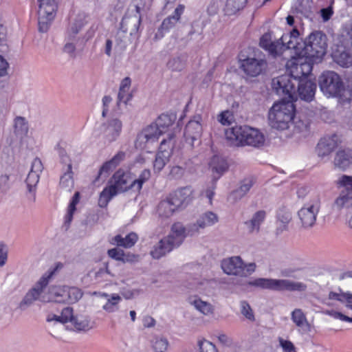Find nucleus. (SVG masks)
Returning <instances> with one entry per match:
<instances>
[{"label":"nucleus","instance_id":"1","mask_svg":"<svg viewBox=\"0 0 352 352\" xmlns=\"http://www.w3.org/2000/svg\"><path fill=\"white\" fill-rule=\"evenodd\" d=\"M300 33L294 28L286 34L283 39L287 42V47L294 50L296 56H305L314 61H320L326 54L327 36L320 31L312 32L305 41L300 42Z\"/></svg>","mask_w":352,"mask_h":352},{"label":"nucleus","instance_id":"2","mask_svg":"<svg viewBox=\"0 0 352 352\" xmlns=\"http://www.w3.org/2000/svg\"><path fill=\"white\" fill-rule=\"evenodd\" d=\"M151 177V171L148 169L143 170L138 178L131 181L129 173L122 170H117L113 175L111 184L107 186L100 192L98 199V205L100 208L107 206L110 200L119 192H125L129 189H133L139 192L144 182Z\"/></svg>","mask_w":352,"mask_h":352},{"label":"nucleus","instance_id":"3","mask_svg":"<svg viewBox=\"0 0 352 352\" xmlns=\"http://www.w3.org/2000/svg\"><path fill=\"white\" fill-rule=\"evenodd\" d=\"M289 67V75H283L273 79V88L279 95L288 96L293 99L296 97V84L301 80H307L299 68V64L296 58H294L287 63Z\"/></svg>","mask_w":352,"mask_h":352},{"label":"nucleus","instance_id":"4","mask_svg":"<svg viewBox=\"0 0 352 352\" xmlns=\"http://www.w3.org/2000/svg\"><path fill=\"white\" fill-rule=\"evenodd\" d=\"M225 133L227 140L234 146L259 147L265 142V137L259 130L245 125L233 126L227 129Z\"/></svg>","mask_w":352,"mask_h":352},{"label":"nucleus","instance_id":"5","mask_svg":"<svg viewBox=\"0 0 352 352\" xmlns=\"http://www.w3.org/2000/svg\"><path fill=\"white\" fill-rule=\"evenodd\" d=\"M284 96L283 100L273 104L268 113L270 125L278 130L289 128L294 120L295 107L293 102Z\"/></svg>","mask_w":352,"mask_h":352},{"label":"nucleus","instance_id":"6","mask_svg":"<svg viewBox=\"0 0 352 352\" xmlns=\"http://www.w3.org/2000/svg\"><path fill=\"white\" fill-rule=\"evenodd\" d=\"M185 239V227L181 223L172 226L170 234L160 240L151 252L153 258L158 259L179 246Z\"/></svg>","mask_w":352,"mask_h":352},{"label":"nucleus","instance_id":"7","mask_svg":"<svg viewBox=\"0 0 352 352\" xmlns=\"http://www.w3.org/2000/svg\"><path fill=\"white\" fill-rule=\"evenodd\" d=\"M249 285L274 291L305 292L307 287L302 282L289 279L258 278L248 283Z\"/></svg>","mask_w":352,"mask_h":352},{"label":"nucleus","instance_id":"8","mask_svg":"<svg viewBox=\"0 0 352 352\" xmlns=\"http://www.w3.org/2000/svg\"><path fill=\"white\" fill-rule=\"evenodd\" d=\"M56 268L47 270L38 280L35 285L30 289L25 295L19 305V308L24 311L31 306L37 300L42 301V298L47 299L48 297L42 296L44 288L48 285L50 280L54 276Z\"/></svg>","mask_w":352,"mask_h":352},{"label":"nucleus","instance_id":"9","mask_svg":"<svg viewBox=\"0 0 352 352\" xmlns=\"http://www.w3.org/2000/svg\"><path fill=\"white\" fill-rule=\"evenodd\" d=\"M319 86L322 93L328 97L342 98L345 91L341 78L332 71L322 74L319 78Z\"/></svg>","mask_w":352,"mask_h":352},{"label":"nucleus","instance_id":"10","mask_svg":"<svg viewBox=\"0 0 352 352\" xmlns=\"http://www.w3.org/2000/svg\"><path fill=\"white\" fill-rule=\"evenodd\" d=\"M223 271L228 275L247 277L256 270L254 263H245L239 256H231L221 261Z\"/></svg>","mask_w":352,"mask_h":352},{"label":"nucleus","instance_id":"11","mask_svg":"<svg viewBox=\"0 0 352 352\" xmlns=\"http://www.w3.org/2000/svg\"><path fill=\"white\" fill-rule=\"evenodd\" d=\"M82 294L77 287L68 286H54L50 288L47 299L43 301H52L58 303H74L77 302Z\"/></svg>","mask_w":352,"mask_h":352},{"label":"nucleus","instance_id":"12","mask_svg":"<svg viewBox=\"0 0 352 352\" xmlns=\"http://www.w3.org/2000/svg\"><path fill=\"white\" fill-rule=\"evenodd\" d=\"M320 208V197L318 195H314L309 201L303 205L298 212V217L302 228H310L315 225Z\"/></svg>","mask_w":352,"mask_h":352},{"label":"nucleus","instance_id":"13","mask_svg":"<svg viewBox=\"0 0 352 352\" xmlns=\"http://www.w3.org/2000/svg\"><path fill=\"white\" fill-rule=\"evenodd\" d=\"M335 184L338 189H342L334 201V207L340 210L352 206V176L342 175L335 181Z\"/></svg>","mask_w":352,"mask_h":352},{"label":"nucleus","instance_id":"14","mask_svg":"<svg viewBox=\"0 0 352 352\" xmlns=\"http://www.w3.org/2000/svg\"><path fill=\"white\" fill-rule=\"evenodd\" d=\"M38 2V30L46 32L56 15L57 5L55 0H37Z\"/></svg>","mask_w":352,"mask_h":352},{"label":"nucleus","instance_id":"15","mask_svg":"<svg viewBox=\"0 0 352 352\" xmlns=\"http://www.w3.org/2000/svg\"><path fill=\"white\" fill-rule=\"evenodd\" d=\"M175 146V136L169 135L168 139H163L159 147V151L156 155L153 164L155 171H161L168 162Z\"/></svg>","mask_w":352,"mask_h":352},{"label":"nucleus","instance_id":"16","mask_svg":"<svg viewBox=\"0 0 352 352\" xmlns=\"http://www.w3.org/2000/svg\"><path fill=\"white\" fill-rule=\"evenodd\" d=\"M218 221L217 214L212 211H206L199 215L195 223L189 224L185 228V237L186 235L192 236L198 234L200 230L213 226Z\"/></svg>","mask_w":352,"mask_h":352},{"label":"nucleus","instance_id":"17","mask_svg":"<svg viewBox=\"0 0 352 352\" xmlns=\"http://www.w3.org/2000/svg\"><path fill=\"white\" fill-rule=\"evenodd\" d=\"M122 129V122L117 118L108 120L100 126V135L105 144L116 141L120 136Z\"/></svg>","mask_w":352,"mask_h":352},{"label":"nucleus","instance_id":"18","mask_svg":"<svg viewBox=\"0 0 352 352\" xmlns=\"http://www.w3.org/2000/svg\"><path fill=\"white\" fill-rule=\"evenodd\" d=\"M185 7L184 5L179 4L174 10L173 13L165 18L157 32L154 36L155 41L161 40L166 34L170 32L179 21L181 16L184 12Z\"/></svg>","mask_w":352,"mask_h":352},{"label":"nucleus","instance_id":"19","mask_svg":"<svg viewBox=\"0 0 352 352\" xmlns=\"http://www.w3.org/2000/svg\"><path fill=\"white\" fill-rule=\"evenodd\" d=\"M202 116L200 114L195 115L186 124L184 130V138L190 146H193L194 142L199 140L202 135Z\"/></svg>","mask_w":352,"mask_h":352},{"label":"nucleus","instance_id":"20","mask_svg":"<svg viewBox=\"0 0 352 352\" xmlns=\"http://www.w3.org/2000/svg\"><path fill=\"white\" fill-rule=\"evenodd\" d=\"M240 67L247 76L256 77L266 70L267 63L264 58L248 57L240 60Z\"/></svg>","mask_w":352,"mask_h":352},{"label":"nucleus","instance_id":"21","mask_svg":"<svg viewBox=\"0 0 352 352\" xmlns=\"http://www.w3.org/2000/svg\"><path fill=\"white\" fill-rule=\"evenodd\" d=\"M286 34H283L279 40L276 41H272V35L270 33L263 34L260 39V46L269 52L273 56H276L285 50H289L287 47V42L284 41L283 38Z\"/></svg>","mask_w":352,"mask_h":352},{"label":"nucleus","instance_id":"22","mask_svg":"<svg viewBox=\"0 0 352 352\" xmlns=\"http://www.w3.org/2000/svg\"><path fill=\"white\" fill-rule=\"evenodd\" d=\"M296 97L293 99L289 98L287 96V99L291 100L292 102L296 100L299 96L300 99L309 102L313 100L316 90V83L309 79L301 80L296 84ZM286 96V95H285Z\"/></svg>","mask_w":352,"mask_h":352},{"label":"nucleus","instance_id":"23","mask_svg":"<svg viewBox=\"0 0 352 352\" xmlns=\"http://www.w3.org/2000/svg\"><path fill=\"white\" fill-rule=\"evenodd\" d=\"M161 135L162 133L158 129L155 122H153L138 134L135 141V146L143 148L145 144L156 142Z\"/></svg>","mask_w":352,"mask_h":352},{"label":"nucleus","instance_id":"24","mask_svg":"<svg viewBox=\"0 0 352 352\" xmlns=\"http://www.w3.org/2000/svg\"><path fill=\"white\" fill-rule=\"evenodd\" d=\"M126 157V153L122 151H118L112 158L108 162H106L100 168L98 175L94 181L95 184H97L100 177H107L109 173L118 166Z\"/></svg>","mask_w":352,"mask_h":352},{"label":"nucleus","instance_id":"25","mask_svg":"<svg viewBox=\"0 0 352 352\" xmlns=\"http://www.w3.org/2000/svg\"><path fill=\"white\" fill-rule=\"evenodd\" d=\"M175 120V116L173 115L162 114L157 118L155 122L162 134L168 132L170 128H172L173 133H168V136L169 135H173L175 137V133L177 131H179L180 129L178 124H177L176 126H173ZM168 138V137L166 139Z\"/></svg>","mask_w":352,"mask_h":352},{"label":"nucleus","instance_id":"26","mask_svg":"<svg viewBox=\"0 0 352 352\" xmlns=\"http://www.w3.org/2000/svg\"><path fill=\"white\" fill-rule=\"evenodd\" d=\"M337 147V137H325L318 142L316 151L320 157L329 155Z\"/></svg>","mask_w":352,"mask_h":352},{"label":"nucleus","instance_id":"27","mask_svg":"<svg viewBox=\"0 0 352 352\" xmlns=\"http://www.w3.org/2000/svg\"><path fill=\"white\" fill-rule=\"evenodd\" d=\"M179 208V202L174 201L169 195L166 199L162 200L158 206L157 212L162 218H169Z\"/></svg>","mask_w":352,"mask_h":352},{"label":"nucleus","instance_id":"28","mask_svg":"<svg viewBox=\"0 0 352 352\" xmlns=\"http://www.w3.org/2000/svg\"><path fill=\"white\" fill-rule=\"evenodd\" d=\"M100 297L106 299V302L102 306V309L108 314L116 312L120 309V303L122 297L118 294L102 293Z\"/></svg>","mask_w":352,"mask_h":352},{"label":"nucleus","instance_id":"29","mask_svg":"<svg viewBox=\"0 0 352 352\" xmlns=\"http://www.w3.org/2000/svg\"><path fill=\"white\" fill-rule=\"evenodd\" d=\"M173 200L179 202V208L187 205L192 199V189L190 186L181 188L169 195Z\"/></svg>","mask_w":352,"mask_h":352},{"label":"nucleus","instance_id":"30","mask_svg":"<svg viewBox=\"0 0 352 352\" xmlns=\"http://www.w3.org/2000/svg\"><path fill=\"white\" fill-rule=\"evenodd\" d=\"M210 168L213 173V180L217 181L228 169V165L226 160L214 155L209 164Z\"/></svg>","mask_w":352,"mask_h":352},{"label":"nucleus","instance_id":"31","mask_svg":"<svg viewBox=\"0 0 352 352\" xmlns=\"http://www.w3.org/2000/svg\"><path fill=\"white\" fill-rule=\"evenodd\" d=\"M189 302L195 309L204 316H210L213 314L214 307L209 302L203 300L197 296L190 298Z\"/></svg>","mask_w":352,"mask_h":352},{"label":"nucleus","instance_id":"32","mask_svg":"<svg viewBox=\"0 0 352 352\" xmlns=\"http://www.w3.org/2000/svg\"><path fill=\"white\" fill-rule=\"evenodd\" d=\"M333 164L335 167L344 170L352 164V154L350 151H338L335 156Z\"/></svg>","mask_w":352,"mask_h":352},{"label":"nucleus","instance_id":"33","mask_svg":"<svg viewBox=\"0 0 352 352\" xmlns=\"http://www.w3.org/2000/svg\"><path fill=\"white\" fill-rule=\"evenodd\" d=\"M138 236L136 233L130 232L124 237L120 234L115 236L111 240V243L119 247L130 248L135 244V243L138 241Z\"/></svg>","mask_w":352,"mask_h":352},{"label":"nucleus","instance_id":"34","mask_svg":"<svg viewBox=\"0 0 352 352\" xmlns=\"http://www.w3.org/2000/svg\"><path fill=\"white\" fill-rule=\"evenodd\" d=\"M333 60L343 67L352 65V55L346 50L338 48L332 54Z\"/></svg>","mask_w":352,"mask_h":352},{"label":"nucleus","instance_id":"35","mask_svg":"<svg viewBox=\"0 0 352 352\" xmlns=\"http://www.w3.org/2000/svg\"><path fill=\"white\" fill-rule=\"evenodd\" d=\"M254 182L252 178H246L243 179L239 187L234 190L230 195V199L236 201L243 198L252 187Z\"/></svg>","mask_w":352,"mask_h":352},{"label":"nucleus","instance_id":"36","mask_svg":"<svg viewBox=\"0 0 352 352\" xmlns=\"http://www.w3.org/2000/svg\"><path fill=\"white\" fill-rule=\"evenodd\" d=\"M266 217L265 210H258L256 212L252 219L245 222L247 228L250 232H258L261 225L263 223Z\"/></svg>","mask_w":352,"mask_h":352},{"label":"nucleus","instance_id":"37","mask_svg":"<svg viewBox=\"0 0 352 352\" xmlns=\"http://www.w3.org/2000/svg\"><path fill=\"white\" fill-rule=\"evenodd\" d=\"M188 56L186 54H180L170 58L167 63V67L173 72H180L184 69Z\"/></svg>","mask_w":352,"mask_h":352},{"label":"nucleus","instance_id":"38","mask_svg":"<svg viewBox=\"0 0 352 352\" xmlns=\"http://www.w3.org/2000/svg\"><path fill=\"white\" fill-rule=\"evenodd\" d=\"M248 0H227L224 12L226 15L231 16L243 9Z\"/></svg>","mask_w":352,"mask_h":352},{"label":"nucleus","instance_id":"39","mask_svg":"<svg viewBox=\"0 0 352 352\" xmlns=\"http://www.w3.org/2000/svg\"><path fill=\"white\" fill-rule=\"evenodd\" d=\"M14 134L19 138L27 135L29 126L28 122L23 117H16L14 122Z\"/></svg>","mask_w":352,"mask_h":352},{"label":"nucleus","instance_id":"40","mask_svg":"<svg viewBox=\"0 0 352 352\" xmlns=\"http://www.w3.org/2000/svg\"><path fill=\"white\" fill-rule=\"evenodd\" d=\"M276 219L277 221L281 225V229L285 230L292 219V214L288 208L283 207L278 210Z\"/></svg>","mask_w":352,"mask_h":352},{"label":"nucleus","instance_id":"41","mask_svg":"<svg viewBox=\"0 0 352 352\" xmlns=\"http://www.w3.org/2000/svg\"><path fill=\"white\" fill-rule=\"evenodd\" d=\"M293 322L300 328L309 327V323L305 314L300 309H295L291 314Z\"/></svg>","mask_w":352,"mask_h":352},{"label":"nucleus","instance_id":"42","mask_svg":"<svg viewBox=\"0 0 352 352\" xmlns=\"http://www.w3.org/2000/svg\"><path fill=\"white\" fill-rule=\"evenodd\" d=\"M296 59L299 64V68L301 69L300 71L302 72V76H305V78H307V76L311 72L313 64L318 63L320 62L314 61L311 60V58L300 56H298V58Z\"/></svg>","mask_w":352,"mask_h":352},{"label":"nucleus","instance_id":"43","mask_svg":"<svg viewBox=\"0 0 352 352\" xmlns=\"http://www.w3.org/2000/svg\"><path fill=\"white\" fill-rule=\"evenodd\" d=\"M72 323L77 331H86L93 327L90 322V320L87 317H74Z\"/></svg>","mask_w":352,"mask_h":352},{"label":"nucleus","instance_id":"44","mask_svg":"<svg viewBox=\"0 0 352 352\" xmlns=\"http://www.w3.org/2000/svg\"><path fill=\"white\" fill-rule=\"evenodd\" d=\"M61 188L70 190L74 186L73 172L72 167L69 166L68 170H66L60 180Z\"/></svg>","mask_w":352,"mask_h":352},{"label":"nucleus","instance_id":"45","mask_svg":"<svg viewBox=\"0 0 352 352\" xmlns=\"http://www.w3.org/2000/svg\"><path fill=\"white\" fill-rule=\"evenodd\" d=\"M79 201V192H76L73 196L67 209V212L65 217V224L68 226L71 223L73 219V214L76 211V206Z\"/></svg>","mask_w":352,"mask_h":352},{"label":"nucleus","instance_id":"46","mask_svg":"<svg viewBox=\"0 0 352 352\" xmlns=\"http://www.w3.org/2000/svg\"><path fill=\"white\" fill-rule=\"evenodd\" d=\"M152 347L155 352H166L168 347V341L166 338L156 337L152 342Z\"/></svg>","mask_w":352,"mask_h":352},{"label":"nucleus","instance_id":"47","mask_svg":"<svg viewBox=\"0 0 352 352\" xmlns=\"http://www.w3.org/2000/svg\"><path fill=\"white\" fill-rule=\"evenodd\" d=\"M84 26V23L82 20H77L70 25L67 31L66 36L69 40H74L75 36L81 30Z\"/></svg>","mask_w":352,"mask_h":352},{"label":"nucleus","instance_id":"48","mask_svg":"<svg viewBox=\"0 0 352 352\" xmlns=\"http://www.w3.org/2000/svg\"><path fill=\"white\" fill-rule=\"evenodd\" d=\"M107 254L109 257L116 261H122L124 263L130 261L128 258L129 256L124 254V251L118 248L109 250Z\"/></svg>","mask_w":352,"mask_h":352},{"label":"nucleus","instance_id":"49","mask_svg":"<svg viewBox=\"0 0 352 352\" xmlns=\"http://www.w3.org/2000/svg\"><path fill=\"white\" fill-rule=\"evenodd\" d=\"M40 175L36 173L29 172L25 180L27 188L29 192H34L36 186L39 181Z\"/></svg>","mask_w":352,"mask_h":352},{"label":"nucleus","instance_id":"50","mask_svg":"<svg viewBox=\"0 0 352 352\" xmlns=\"http://www.w3.org/2000/svg\"><path fill=\"white\" fill-rule=\"evenodd\" d=\"M197 346L199 352H219L216 346L206 339L199 340Z\"/></svg>","mask_w":352,"mask_h":352},{"label":"nucleus","instance_id":"51","mask_svg":"<svg viewBox=\"0 0 352 352\" xmlns=\"http://www.w3.org/2000/svg\"><path fill=\"white\" fill-rule=\"evenodd\" d=\"M216 182L212 179V182L204 189L201 193L202 197H206L208 199V204L212 205V199L214 195V190L216 188Z\"/></svg>","mask_w":352,"mask_h":352},{"label":"nucleus","instance_id":"52","mask_svg":"<svg viewBox=\"0 0 352 352\" xmlns=\"http://www.w3.org/2000/svg\"><path fill=\"white\" fill-rule=\"evenodd\" d=\"M311 2L310 0H297L296 10L298 12L306 14L311 11Z\"/></svg>","mask_w":352,"mask_h":352},{"label":"nucleus","instance_id":"53","mask_svg":"<svg viewBox=\"0 0 352 352\" xmlns=\"http://www.w3.org/2000/svg\"><path fill=\"white\" fill-rule=\"evenodd\" d=\"M186 166L185 163H182L181 165L173 166L170 168L169 175L173 179L182 178L186 171Z\"/></svg>","mask_w":352,"mask_h":352},{"label":"nucleus","instance_id":"54","mask_svg":"<svg viewBox=\"0 0 352 352\" xmlns=\"http://www.w3.org/2000/svg\"><path fill=\"white\" fill-rule=\"evenodd\" d=\"M217 120L224 126H229L233 120V114L229 111H223L217 116Z\"/></svg>","mask_w":352,"mask_h":352},{"label":"nucleus","instance_id":"55","mask_svg":"<svg viewBox=\"0 0 352 352\" xmlns=\"http://www.w3.org/2000/svg\"><path fill=\"white\" fill-rule=\"evenodd\" d=\"M241 312L248 320H254V315L250 305L245 300L240 302Z\"/></svg>","mask_w":352,"mask_h":352},{"label":"nucleus","instance_id":"56","mask_svg":"<svg viewBox=\"0 0 352 352\" xmlns=\"http://www.w3.org/2000/svg\"><path fill=\"white\" fill-rule=\"evenodd\" d=\"M132 94L129 89H119L118 94V106L120 107L121 104H126V103L131 99Z\"/></svg>","mask_w":352,"mask_h":352},{"label":"nucleus","instance_id":"57","mask_svg":"<svg viewBox=\"0 0 352 352\" xmlns=\"http://www.w3.org/2000/svg\"><path fill=\"white\" fill-rule=\"evenodd\" d=\"M294 124V133H306L309 130V123L307 121L301 120H292Z\"/></svg>","mask_w":352,"mask_h":352},{"label":"nucleus","instance_id":"58","mask_svg":"<svg viewBox=\"0 0 352 352\" xmlns=\"http://www.w3.org/2000/svg\"><path fill=\"white\" fill-rule=\"evenodd\" d=\"M60 322L66 323L68 322H72L74 316L73 315V309L71 307H65L62 310L61 314L60 315Z\"/></svg>","mask_w":352,"mask_h":352},{"label":"nucleus","instance_id":"59","mask_svg":"<svg viewBox=\"0 0 352 352\" xmlns=\"http://www.w3.org/2000/svg\"><path fill=\"white\" fill-rule=\"evenodd\" d=\"M348 294L343 293L341 290L338 292H330L328 295L329 300H333L340 302H345Z\"/></svg>","mask_w":352,"mask_h":352},{"label":"nucleus","instance_id":"60","mask_svg":"<svg viewBox=\"0 0 352 352\" xmlns=\"http://www.w3.org/2000/svg\"><path fill=\"white\" fill-rule=\"evenodd\" d=\"M8 253L7 245L3 242H0V267H3L6 263Z\"/></svg>","mask_w":352,"mask_h":352},{"label":"nucleus","instance_id":"61","mask_svg":"<svg viewBox=\"0 0 352 352\" xmlns=\"http://www.w3.org/2000/svg\"><path fill=\"white\" fill-rule=\"evenodd\" d=\"M66 43L63 47V52L68 54L70 56H74L76 51V45L72 42L73 40H69L66 37Z\"/></svg>","mask_w":352,"mask_h":352},{"label":"nucleus","instance_id":"62","mask_svg":"<svg viewBox=\"0 0 352 352\" xmlns=\"http://www.w3.org/2000/svg\"><path fill=\"white\" fill-rule=\"evenodd\" d=\"M43 168V167L41 160L38 158H35L32 162L31 169L30 172L40 175V173L42 172Z\"/></svg>","mask_w":352,"mask_h":352},{"label":"nucleus","instance_id":"63","mask_svg":"<svg viewBox=\"0 0 352 352\" xmlns=\"http://www.w3.org/2000/svg\"><path fill=\"white\" fill-rule=\"evenodd\" d=\"M217 338L219 342L226 346L230 347L234 344L232 338L226 334L220 333L217 336Z\"/></svg>","mask_w":352,"mask_h":352},{"label":"nucleus","instance_id":"64","mask_svg":"<svg viewBox=\"0 0 352 352\" xmlns=\"http://www.w3.org/2000/svg\"><path fill=\"white\" fill-rule=\"evenodd\" d=\"M280 344L284 352H296V348L291 341L281 339L280 340Z\"/></svg>","mask_w":352,"mask_h":352}]
</instances>
